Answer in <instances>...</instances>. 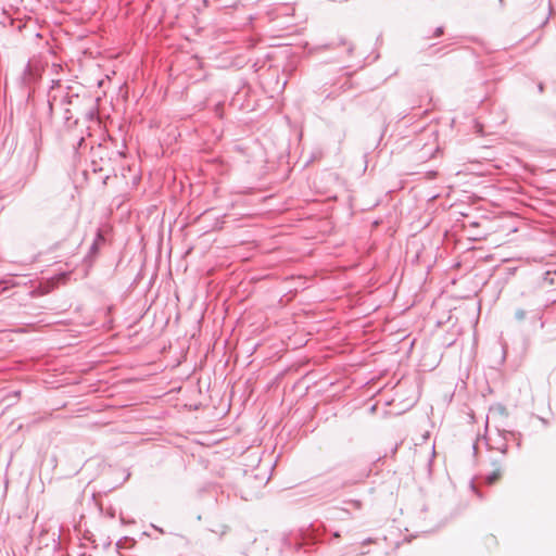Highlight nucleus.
<instances>
[{
	"mask_svg": "<svg viewBox=\"0 0 556 556\" xmlns=\"http://www.w3.org/2000/svg\"><path fill=\"white\" fill-rule=\"evenodd\" d=\"M442 33H443V29L442 28H438L435 35L440 36Z\"/></svg>",
	"mask_w": 556,
	"mask_h": 556,
	"instance_id": "2",
	"label": "nucleus"
},
{
	"mask_svg": "<svg viewBox=\"0 0 556 556\" xmlns=\"http://www.w3.org/2000/svg\"><path fill=\"white\" fill-rule=\"evenodd\" d=\"M493 466H494L493 471L489 476L485 477V482L489 485H493L497 481H500L503 476V471H504L503 466L501 464L494 463Z\"/></svg>",
	"mask_w": 556,
	"mask_h": 556,
	"instance_id": "1",
	"label": "nucleus"
}]
</instances>
